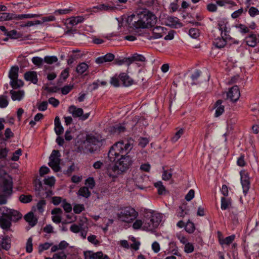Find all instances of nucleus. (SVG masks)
<instances>
[{"label":"nucleus","instance_id":"nucleus-1","mask_svg":"<svg viewBox=\"0 0 259 259\" xmlns=\"http://www.w3.org/2000/svg\"><path fill=\"white\" fill-rule=\"evenodd\" d=\"M133 148V145L129 141H119L114 144L108 152V158L110 161H115L118 156L121 157L113 165L110 166L107 169V174L110 177L115 178L125 171L132 164L131 157L126 155Z\"/></svg>","mask_w":259,"mask_h":259},{"label":"nucleus","instance_id":"nucleus-2","mask_svg":"<svg viewBox=\"0 0 259 259\" xmlns=\"http://www.w3.org/2000/svg\"><path fill=\"white\" fill-rule=\"evenodd\" d=\"M127 21L131 27L138 29L151 27L156 20L154 15L144 10L128 16Z\"/></svg>","mask_w":259,"mask_h":259},{"label":"nucleus","instance_id":"nucleus-3","mask_svg":"<svg viewBox=\"0 0 259 259\" xmlns=\"http://www.w3.org/2000/svg\"><path fill=\"white\" fill-rule=\"evenodd\" d=\"M22 215L17 210L9 209L5 206L0 207V227L9 230L11 222H16L22 218Z\"/></svg>","mask_w":259,"mask_h":259},{"label":"nucleus","instance_id":"nucleus-4","mask_svg":"<svg viewBox=\"0 0 259 259\" xmlns=\"http://www.w3.org/2000/svg\"><path fill=\"white\" fill-rule=\"evenodd\" d=\"M161 221V216L158 213L147 212L144 219V230L152 231L158 227Z\"/></svg>","mask_w":259,"mask_h":259},{"label":"nucleus","instance_id":"nucleus-5","mask_svg":"<svg viewBox=\"0 0 259 259\" xmlns=\"http://www.w3.org/2000/svg\"><path fill=\"white\" fill-rule=\"evenodd\" d=\"M13 191V182L11 177L4 179L0 188V204H6L8 198L11 196Z\"/></svg>","mask_w":259,"mask_h":259},{"label":"nucleus","instance_id":"nucleus-6","mask_svg":"<svg viewBox=\"0 0 259 259\" xmlns=\"http://www.w3.org/2000/svg\"><path fill=\"white\" fill-rule=\"evenodd\" d=\"M138 212L133 207L127 206L122 208L117 213V218L121 222L130 223L138 217Z\"/></svg>","mask_w":259,"mask_h":259},{"label":"nucleus","instance_id":"nucleus-7","mask_svg":"<svg viewBox=\"0 0 259 259\" xmlns=\"http://www.w3.org/2000/svg\"><path fill=\"white\" fill-rule=\"evenodd\" d=\"M86 149L91 153H94L99 151L102 145V140L93 136H87L84 142Z\"/></svg>","mask_w":259,"mask_h":259},{"label":"nucleus","instance_id":"nucleus-8","mask_svg":"<svg viewBox=\"0 0 259 259\" xmlns=\"http://www.w3.org/2000/svg\"><path fill=\"white\" fill-rule=\"evenodd\" d=\"M60 156L61 155L59 151L54 150L49 157L50 161L48 164L56 172L59 171L60 170Z\"/></svg>","mask_w":259,"mask_h":259},{"label":"nucleus","instance_id":"nucleus-9","mask_svg":"<svg viewBox=\"0 0 259 259\" xmlns=\"http://www.w3.org/2000/svg\"><path fill=\"white\" fill-rule=\"evenodd\" d=\"M68 112L71 113L74 117H80L82 120L88 119L90 115V113L83 114V111L82 108H77L74 105H71L68 108Z\"/></svg>","mask_w":259,"mask_h":259},{"label":"nucleus","instance_id":"nucleus-10","mask_svg":"<svg viewBox=\"0 0 259 259\" xmlns=\"http://www.w3.org/2000/svg\"><path fill=\"white\" fill-rule=\"evenodd\" d=\"M227 99L233 102H236L240 97V92L238 86L234 85L227 93Z\"/></svg>","mask_w":259,"mask_h":259},{"label":"nucleus","instance_id":"nucleus-11","mask_svg":"<svg viewBox=\"0 0 259 259\" xmlns=\"http://www.w3.org/2000/svg\"><path fill=\"white\" fill-rule=\"evenodd\" d=\"M241 183L243 189V192L246 195L250 188L249 177L245 171L240 172Z\"/></svg>","mask_w":259,"mask_h":259},{"label":"nucleus","instance_id":"nucleus-12","mask_svg":"<svg viewBox=\"0 0 259 259\" xmlns=\"http://www.w3.org/2000/svg\"><path fill=\"white\" fill-rule=\"evenodd\" d=\"M229 24L225 20H220L218 22V28L221 31V35L222 36H230L229 33L230 31V28L228 27Z\"/></svg>","mask_w":259,"mask_h":259},{"label":"nucleus","instance_id":"nucleus-13","mask_svg":"<svg viewBox=\"0 0 259 259\" xmlns=\"http://www.w3.org/2000/svg\"><path fill=\"white\" fill-rule=\"evenodd\" d=\"M166 29L163 27L156 26L152 30L151 39H158L162 37L166 33Z\"/></svg>","mask_w":259,"mask_h":259},{"label":"nucleus","instance_id":"nucleus-14","mask_svg":"<svg viewBox=\"0 0 259 259\" xmlns=\"http://www.w3.org/2000/svg\"><path fill=\"white\" fill-rule=\"evenodd\" d=\"M231 38L230 36L225 35V36L218 37L213 40V44L216 48L222 49L226 46L227 40Z\"/></svg>","mask_w":259,"mask_h":259},{"label":"nucleus","instance_id":"nucleus-15","mask_svg":"<svg viewBox=\"0 0 259 259\" xmlns=\"http://www.w3.org/2000/svg\"><path fill=\"white\" fill-rule=\"evenodd\" d=\"M118 77L124 87H130L135 83L134 80L126 73H120Z\"/></svg>","mask_w":259,"mask_h":259},{"label":"nucleus","instance_id":"nucleus-16","mask_svg":"<svg viewBox=\"0 0 259 259\" xmlns=\"http://www.w3.org/2000/svg\"><path fill=\"white\" fill-rule=\"evenodd\" d=\"M24 77L26 81H30L33 84H36L38 81L37 74L34 71H29L25 72Z\"/></svg>","mask_w":259,"mask_h":259},{"label":"nucleus","instance_id":"nucleus-17","mask_svg":"<svg viewBox=\"0 0 259 259\" xmlns=\"http://www.w3.org/2000/svg\"><path fill=\"white\" fill-rule=\"evenodd\" d=\"M166 25L171 27H181L182 25L179 22V19L175 17H168L165 21Z\"/></svg>","mask_w":259,"mask_h":259},{"label":"nucleus","instance_id":"nucleus-18","mask_svg":"<svg viewBox=\"0 0 259 259\" xmlns=\"http://www.w3.org/2000/svg\"><path fill=\"white\" fill-rule=\"evenodd\" d=\"M114 59V55L112 53H108L96 58L95 62L97 64H102L105 62H110Z\"/></svg>","mask_w":259,"mask_h":259},{"label":"nucleus","instance_id":"nucleus-19","mask_svg":"<svg viewBox=\"0 0 259 259\" xmlns=\"http://www.w3.org/2000/svg\"><path fill=\"white\" fill-rule=\"evenodd\" d=\"M10 93L11 95V98L13 101H20L23 99L24 96V92L23 90L18 91L11 90Z\"/></svg>","mask_w":259,"mask_h":259},{"label":"nucleus","instance_id":"nucleus-20","mask_svg":"<svg viewBox=\"0 0 259 259\" xmlns=\"http://www.w3.org/2000/svg\"><path fill=\"white\" fill-rule=\"evenodd\" d=\"M55 132L56 135L59 136L63 133L64 128L61 125L60 118L58 116H56L54 120Z\"/></svg>","mask_w":259,"mask_h":259},{"label":"nucleus","instance_id":"nucleus-21","mask_svg":"<svg viewBox=\"0 0 259 259\" xmlns=\"http://www.w3.org/2000/svg\"><path fill=\"white\" fill-rule=\"evenodd\" d=\"M16 19V14L14 13H0V22Z\"/></svg>","mask_w":259,"mask_h":259},{"label":"nucleus","instance_id":"nucleus-22","mask_svg":"<svg viewBox=\"0 0 259 259\" xmlns=\"http://www.w3.org/2000/svg\"><path fill=\"white\" fill-rule=\"evenodd\" d=\"M25 220L31 226H34L37 222V219L34 216L32 212H29L25 215Z\"/></svg>","mask_w":259,"mask_h":259},{"label":"nucleus","instance_id":"nucleus-23","mask_svg":"<svg viewBox=\"0 0 259 259\" xmlns=\"http://www.w3.org/2000/svg\"><path fill=\"white\" fill-rule=\"evenodd\" d=\"M1 247L3 249L9 250L11 248V239L8 236L4 237L2 240Z\"/></svg>","mask_w":259,"mask_h":259},{"label":"nucleus","instance_id":"nucleus-24","mask_svg":"<svg viewBox=\"0 0 259 259\" xmlns=\"http://www.w3.org/2000/svg\"><path fill=\"white\" fill-rule=\"evenodd\" d=\"M77 194L78 196H80L85 198H88L91 196V192L87 187H81Z\"/></svg>","mask_w":259,"mask_h":259},{"label":"nucleus","instance_id":"nucleus-25","mask_svg":"<svg viewBox=\"0 0 259 259\" xmlns=\"http://www.w3.org/2000/svg\"><path fill=\"white\" fill-rule=\"evenodd\" d=\"M222 103V101L221 100H219L215 104L216 108L215 116L216 117L220 116L224 111V107L221 105Z\"/></svg>","mask_w":259,"mask_h":259},{"label":"nucleus","instance_id":"nucleus-26","mask_svg":"<svg viewBox=\"0 0 259 259\" xmlns=\"http://www.w3.org/2000/svg\"><path fill=\"white\" fill-rule=\"evenodd\" d=\"M246 41L248 46L254 47L256 46L258 39L255 35L251 34L246 38Z\"/></svg>","mask_w":259,"mask_h":259},{"label":"nucleus","instance_id":"nucleus-27","mask_svg":"<svg viewBox=\"0 0 259 259\" xmlns=\"http://www.w3.org/2000/svg\"><path fill=\"white\" fill-rule=\"evenodd\" d=\"M202 72L199 70H196L191 75L190 78L192 81L191 84L195 85L198 83V79Z\"/></svg>","mask_w":259,"mask_h":259},{"label":"nucleus","instance_id":"nucleus-28","mask_svg":"<svg viewBox=\"0 0 259 259\" xmlns=\"http://www.w3.org/2000/svg\"><path fill=\"white\" fill-rule=\"evenodd\" d=\"M84 20V19L82 16L72 17L70 18L68 23L72 26H75L82 23Z\"/></svg>","mask_w":259,"mask_h":259},{"label":"nucleus","instance_id":"nucleus-29","mask_svg":"<svg viewBox=\"0 0 259 259\" xmlns=\"http://www.w3.org/2000/svg\"><path fill=\"white\" fill-rule=\"evenodd\" d=\"M231 205V201L230 198L222 197L221 208L222 210L228 209Z\"/></svg>","mask_w":259,"mask_h":259},{"label":"nucleus","instance_id":"nucleus-30","mask_svg":"<svg viewBox=\"0 0 259 259\" xmlns=\"http://www.w3.org/2000/svg\"><path fill=\"white\" fill-rule=\"evenodd\" d=\"M89 66L84 62L79 64L76 68V71L77 73L82 74L88 69Z\"/></svg>","mask_w":259,"mask_h":259},{"label":"nucleus","instance_id":"nucleus-31","mask_svg":"<svg viewBox=\"0 0 259 259\" xmlns=\"http://www.w3.org/2000/svg\"><path fill=\"white\" fill-rule=\"evenodd\" d=\"M19 68L17 66H13L10 72L9 76L11 80L14 79H17L18 77Z\"/></svg>","mask_w":259,"mask_h":259},{"label":"nucleus","instance_id":"nucleus-32","mask_svg":"<svg viewBox=\"0 0 259 259\" xmlns=\"http://www.w3.org/2000/svg\"><path fill=\"white\" fill-rule=\"evenodd\" d=\"M10 84L13 89H17L22 87L24 82L22 80L17 79H12L10 81Z\"/></svg>","mask_w":259,"mask_h":259},{"label":"nucleus","instance_id":"nucleus-33","mask_svg":"<svg viewBox=\"0 0 259 259\" xmlns=\"http://www.w3.org/2000/svg\"><path fill=\"white\" fill-rule=\"evenodd\" d=\"M130 59L131 64L135 61L144 62L146 60L144 56L138 54H134L132 57H130Z\"/></svg>","mask_w":259,"mask_h":259},{"label":"nucleus","instance_id":"nucleus-34","mask_svg":"<svg viewBox=\"0 0 259 259\" xmlns=\"http://www.w3.org/2000/svg\"><path fill=\"white\" fill-rule=\"evenodd\" d=\"M101 11H114L116 7L113 4H101Z\"/></svg>","mask_w":259,"mask_h":259},{"label":"nucleus","instance_id":"nucleus-35","mask_svg":"<svg viewBox=\"0 0 259 259\" xmlns=\"http://www.w3.org/2000/svg\"><path fill=\"white\" fill-rule=\"evenodd\" d=\"M39 16H40V15L38 14H19V15L16 14V19L22 20L24 19L38 17Z\"/></svg>","mask_w":259,"mask_h":259},{"label":"nucleus","instance_id":"nucleus-36","mask_svg":"<svg viewBox=\"0 0 259 259\" xmlns=\"http://www.w3.org/2000/svg\"><path fill=\"white\" fill-rule=\"evenodd\" d=\"M235 239V235H232L231 236L226 237L225 239L220 240V243L221 244H226L229 245L231 244Z\"/></svg>","mask_w":259,"mask_h":259},{"label":"nucleus","instance_id":"nucleus-37","mask_svg":"<svg viewBox=\"0 0 259 259\" xmlns=\"http://www.w3.org/2000/svg\"><path fill=\"white\" fill-rule=\"evenodd\" d=\"M32 200V197L31 195H25L22 194L19 196V200L23 203H27L31 202Z\"/></svg>","mask_w":259,"mask_h":259},{"label":"nucleus","instance_id":"nucleus-38","mask_svg":"<svg viewBox=\"0 0 259 259\" xmlns=\"http://www.w3.org/2000/svg\"><path fill=\"white\" fill-rule=\"evenodd\" d=\"M44 61L45 63L48 64H52L54 63L57 62L58 58L55 56H47L44 58Z\"/></svg>","mask_w":259,"mask_h":259},{"label":"nucleus","instance_id":"nucleus-39","mask_svg":"<svg viewBox=\"0 0 259 259\" xmlns=\"http://www.w3.org/2000/svg\"><path fill=\"white\" fill-rule=\"evenodd\" d=\"M8 104V97L5 95L0 96V107L5 108L7 107Z\"/></svg>","mask_w":259,"mask_h":259},{"label":"nucleus","instance_id":"nucleus-40","mask_svg":"<svg viewBox=\"0 0 259 259\" xmlns=\"http://www.w3.org/2000/svg\"><path fill=\"white\" fill-rule=\"evenodd\" d=\"M154 186L157 189L159 194H162L165 191V187L163 185L161 181H158L155 183Z\"/></svg>","mask_w":259,"mask_h":259},{"label":"nucleus","instance_id":"nucleus-41","mask_svg":"<svg viewBox=\"0 0 259 259\" xmlns=\"http://www.w3.org/2000/svg\"><path fill=\"white\" fill-rule=\"evenodd\" d=\"M133 228L135 230L142 228L144 230V220H137L133 224Z\"/></svg>","mask_w":259,"mask_h":259},{"label":"nucleus","instance_id":"nucleus-42","mask_svg":"<svg viewBox=\"0 0 259 259\" xmlns=\"http://www.w3.org/2000/svg\"><path fill=\"white\" fill-rule=\"evenodd\" d=\"M184 132V130L183 128H180L178 131H177L175 135L172 137L171 141L172 142H177L180 137L183 135Z\"/></svg>","mask_w":259,"mask_h":259},{"label":"nucleus","instance_id":"nucleus-43","mask_svg":"<svg viewBox=\"0 0 259 259\" xmlns=\"http://www.w3.org/2000/svg\"><path fill=\"white\" fill-rule=\"evenodd\" d=\"M52 244V243L49 242H46L45 243L39 244L38 246V252L41 253L44 250L48 249Z\"/></svg>","mask_w":259,"mask_h":259},{"label":"nucleus","instance_id":"nucleus-44","mask_svg":"<svg viewBox=\"0 0 259 259\" xmlns=\"http://www.w3.org/2000/svg\"><path fill=\"white\" fill-rule=\"evenodd\" d=\"M61 205L66 212H70L72 210L71 204L67 203L65 199L62 200Z\"/></svg>","mask_w":259,"mask_h":259},{"label":"nucleus","instance_id":"nucleus-45","mask_svg":"<svg viewBox=\"0 0 259 259\" xmlns=\"http://www.w3.org/2000/svg\"><path fill=\"white\" fill-rule=\"evenodd\" d=\"M185 230L189 233H193L195 230L194 224L192 222H188L185 225Z\"/></svg>","mask_w":259,"mask_h":259},{"label":"nucleus","instance_id":"nucleus-46","mask_svg":"<svg viewBox=\"0 0 259 259\" xmlns=\"http://www.w3.org/2000/svg\"><path fill=\"white\" fill-rule=\"evenodd\" d=\"M26 250L28 253H31L33 250L32 238L29 237L26 243Z\"/></svg>","mask_w":259,"mask_h":259},{"label":"nucleus","instance_id":"nucleus-47","mask_svg":"<svg viewBox=\"0 0 259 259\" xmlns=\"http://www.w3.org/2000/svg\"><path fill=\"white\" fill-rule=\"evenodd\" d=\"M189 35L192 38H197L199 36V31L195 28H191L189 30Z\"/></svg>","mask_w":259,"mask_h":259},{"label":"nucleus","instance_id":"nucleus-48","mask_svg":"<svg viewBox=\"0 0 259 259\" xmlns=\"http://www.w3.org/2000/svg\"><path fill=\"white\" fill-rule=\"evenodd\" d=\"M66 255L63 251L55 253L53 255L52 258L46 257V259H66Z\"/></svg>","mask_w":259,"mask_h":259},{"label":"nucleus","instance_id":"nucleus-49","mask_svg":"<svg viewBox=\"0 0 259 259\" xmlns=\"http://www.w3.org/2000/svg\"><path fill=\"white\" fill-rule=\"evenodd\" d=\"M82 228V225L81 224L77 225L74 224L70 226V230L73 233H77L81 231Z\"/></svg>","mask_w":259,"mask_h":259},{"label":"nucleus","instance_id":"nucleus-50","mask_svg":"<svg viewBox=\"0 0 259 259\" xmlns=\"http://www.w3.org/2000/svg\"><path fill=\"white\" fill-rule=\"evenodd\" d=\"M32 62L37 66H40L42 65L44 59L39 57H34L32 58Z\"/></svg>","mask_w":259,"mask_h":259},{"label":"nucleus","instance_id":"nucleus-51","mask_svg":"<svg viewBox=\"0 0 259 259\" xmlns=\"http://www.w3.org/2000/svg\"><path fill=\"white\" fill-rule=\"evenodd\" d=\"M73 88V85L69 84L64 86L61 88V93L63 95H67L68 94Z\"/></svg>","mask_w":259,"mask_h":259},{"label":"nucleus","instance_id":"nucleus-52","mask_svg":"<svg viewBox=\"0 0 259 259\" xmlns=\"http://www.w3.org/2000/svg\"><path fill=\"white\" fill-rule=\"evenodd\" d=\"M55 183V180L54 177H48L44 180V184L51 187L54 186Z\"/></svg>","mask_w":259,"mask_h":259},{"label":"nucleus","instance_id":"nucleus-53","mask_svg":"<svg viewBox=\"0 0 259 259\" xmlns=\"http://www.w3.org/2000/svg\"><path fill=\"white\" fill-rule=\"evenodd\" d=\"M72 11L71 9H60L56 10L54 14L55 15H60L63 14H67L70 13V12Z\"/></svg>","mask_w":259,"mask_h":259},{"label":"nucleus","instance_id":"nucleus-54","mask_svg":"<svg viewBox=\"0 0 259 259\" xmlns=\"http://www.w3.org/2000/svg\"><path fill=\"white\" fill-rule=\"evenodd\" d=\"M172 177V173L168 170H163L162 179L164 181H168Z\"/></svg>","mask_w":259,"mask_h":259},{"label":"nucleus","instance_id":"nucleus-55","mask_svg":"<svg viewBox=\"0 0 259 259\" xmlns=\"http://www.w3.org/2000/svg\"><path fill=\"white\" fill-rule=\"evenodd\" d=\"M46 204V201L44 199L40 200L36 205V208L39 212H42L44 210V207Z\"/></svg>","mask_w":259,"mask_h":259},{"label":"nucleus","instance_id":"nucleus-56","mask_svg":"<svg viewBox=\"0 0 259 259\" xmlns=\"http://www.w3.org/2000/svg\"><path fill=\"white\" fill-rule=\"evenodd\" d=\"M84 209L83 204H75L73 207V211L76 214H79Z\"/></svg>","mask_w":259,"mask_h":259},{"label":"nucleus","instance_id":"nucleus-57","mask_svg":"<svg viewBox=\"0 0 259 259\" xmlns=\"http://www.w3.org/2000/svg\"><path fill=\"white\" fill-rule=\"evenodd\" d=\"M116 62L117 64H118V65H122L125 64L129 66L130 64H131V62L130 59V57L124 58L120 60H116Z\"/></svg>","mask_w":259,"mask_h":259},{"label":"nucleus","instance_id":"nucleus-58","mask_svg":"<svg viewBox=\"0 0 259 259\" xmlns=\"http://www.w3.org/2000/svg\"><path fill=\"white\" fill-rule=\"evenodd\" d=\"M235 27L238 28L239 31L242 33H247L249 32L248 28L244 25L238 24L236 25Z\"/></svg>","mask_w":259,"mask_h":259},{"label":"nucleus","instance_id":"nucleus-59","mask_svg":"<svg viewBox=\"0 0 259 259\" xmlns=\"http://www.w3.org/2000/svg\"><path fill=\"white\" fill-rule=\"evenodd\" d=\"M97 236L95 235H91L88 237V240L94 245H98L99 241L96 239Z\"/></svg>","mask_w":259,"mask_h":259},{"label":"nucleus","instance_id":"nucleus-60","mask_svg":"<svg viewBox=\"0 0 259 259\" xmlns=\"http://www.w3.org/2000/svg\"><path fill=\"white\" fill-rule=\"evenodd\" d=\"M95 259H110L109 256L104 254L102 251H98L96 252Z\"/></svg>","mask_w":259,"mask_h":259},{"label":"nucleus","instance_id":"nucleus-61","mask_svg":"<svg viewBox=\"0 0 259 259\" xmlns=\"http://www.w3.org/2000/svg\"><path fill=\"white\" fill-rule=\"evenodd\" d=\"M96 252H94L93 251H86L84 252V259H95Z\"/></svg>","mask_w":259,"mask_h":259},{"label":"nucleus","instance_id":"nucleus-62","mask_svg":"<svg viewBox=\"0 0 259 259\" xmlns=\"http://www.w3.org/2000/svg\"><path fill=\"white\" fill-rule=\"evenodd\" d=\"M21 154L22 150L21 149H18L13 153V155L11 158L12 160L14 161L18 160V159H19V156Z\"/></svg>","mask_w":259,"mask_h":259},{"label":"nucleus","instance_id":"nucleus-63","mask_svg":"<svg viewBox=\"0 0 259 259\" xmlns=\"http://www.w3.org/2000/svg\"><path fill=\"white\" fill-rule=\"evenodd\" d=\"M194 247L192 244L190 243L185 244L184 250L186 253H189L192 252L194 251Z\"/></svg>","mask_w":259,"mask_h":259},{"label":"nucleus","instance_id":"nucleus-64","mask_svg":"<svg viewBox=\"0 0 259 259\" xmlns=\"http://www.w3.org/2000/svg\"><path fill=\"white\" fill-rule=\"evenodd\" d=\"M149 141L146 138H140L139 140V145L142 148L145 147L148 143Z\"/></svg>","mask_w":259,"mask_h":259}]
</instances>
